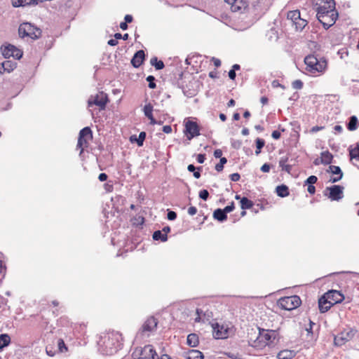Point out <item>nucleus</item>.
<instances>
[{
  "mask_svg": "<svg viewBox=\"0 0 359 359\" xmlns=\"http://www.w3.org/2000/svg\"><path fill=\"white\" fill-rule=\"evenodd\" d=\"M279 341L278 333L273 330L259 328V335L255 340L249 344L252 347L262 349L266 346H273Z\"/></svg>",
  "mask_w": 359,
  "mask_h": 359,
  "instance_id": "f257e3e1",
  "label": "nucleus"
},
{
  "mask_svg": "<svg viewBox=\"0 0 359 359\" xmlns=\"http://www.w3.org/2000/svg\"><path fill=\"white\" fill-rule=\"evenodd\" d=\"M306 65V70L311 72H322L327 67V62L325 59H318L314 55H309L304 58Z\"/></svg>",
  "mask_w": 359,
  "mask_h": 359,
  "instance_id": "f03ea898",
  "label": "nucleus"
},
{
  "mask_svg": "<svg viewBox=\"0 0 359 359\" xmlns=\"http://www.w3.org/2000/svg\"><path fill=\"white\" fill-rule=\"evenodd\" d=\"M18 34L21 38L29 36L32 39H39L41 35V30L29 22L22 23L18 28Z\"/></svg>",
  "mask_w": 359,
  "mask_h": 359,
  "instance_id": "7ed1b4c3",
  "label": "nucleus"
},
{
  "mask_svg": "<svg viewBox=\"0 0 359 359\" xmlns=\"http://www.w3.org/2000/svg\"><path fill=\"white\" fill-rule=\"evenodd\" d=\"M301 303V299L297 295L281 297L278 301L279 307L286 311H291L299 307Z\"/></svg>",
  "mask_w": 359,
  "mask_h": 359,
  "instance_id": "20e7f679",
  "label": "nucleus"
},
{
  "mask_svg": "<svg viewBox=\"0 0 359 359\" xmlns=\"http://www.w3.org/2000/svg\"><path fill=\"white\" fill-rule=\"evenodd\" d=\"M315 10L317 12L316 15L322 14H330L336 13L335 1L334 0H317Z\"/></svg>",
  "mask_w": 359,
  "mask_h": 359,
  "instance_id": "39448f33",
  "label": "nucleus"
},
{
  "mask_svg": "<svg viewBox=\"0 0 359 359\" xmlns=\"http://www.w3.org/2000/svg\"><path fill=\"white\" fill-rule=\"evenodd\" d=\"M133 357L138 359H151V357H156L158 359V356L151 345H146L143 348L136 349L133 353Z\"/></svg>",
  "mask_w": 359,
  "mask_h": 359,
  "instance_id": "423d86ee",
  "label": "nucleus"
},
{
  "mask_svg": "<svg viewBox=\"0 0 359 359\" xmlns=\"http://www.w3.org/2000/svg\"><path fill=\"white\" fill-rule=\"evenodd\" d=\"M92 137V130L89 127H85L80 130L77 143V147L81 149L80 154L83 151L85 147H88V141Z\"/></svg>",
  "mask_w": 359,
  "mask_h": 359,
  "instance_id": "0eeeda50",
  "label": "nucleus"
},
{
  "mask_svg": "<svg viewBox=\"0 0 359 359\" xmlns=\"http://www.w3.org/2000/svg\"><path fill=\"white\" fill-rule=\"evenodd\" d=\"M1 51L5 58L13 57L15 59L20 60L22 57V51L11 44L1 46Z\"/></svg>",
  "mask_w": 359,
  "mask_h": 359,
  "instance_id": "6e6552de",
  "label": "nucleus"
},
{
  "mask_svg": "<svg viewBox=\"0 0 359 359\" xmlns=\"http://www.w3.org/2000/svg\"><path fill=\"white\" fill-rule=\"evenodd\" d=\"M338 17V13H331L330 14H322L317 15V18L325 29H329L336 22Z\"/></svg>",
  "mask_w": 359,
  "mask_h": 359,
  "instance_id": "1a4fd4ad",
  "label": "nucleus"
},
{
  "mask_svg": "<svg viewBox=\"0 0 359 359\" xmlns=\"http://www.w3.org/2000/svg\"><path fill=\"white\" fill-rule=\"evenodd\" d=\"M108 102V97L107 94L103 92L97 94L95 97H91L88 101V106L90 107L92 105L98 106L101 109H104L106 107V104Z\"/></svg>",
  "mask_w": 359,
  "mask_h": 359,
  "instance_id": "9d476101",
  "label": "nucleus"
},
{
  "mask_svg": "<svg viewBox=\"0 0 359 359\" xmlns=\"http://www.w3.org/2000/svg\"><path fill=\"white\" fill-rule=\"evenodd\" d=\"M185 133L189 140L194 137L198 136L200 135V130L197 123L190 120L187 121L185 123Z\"/></svg>",
  "mask_w": 359,
  "mask_h": 359,
  "instance_id": "9b49d317",
  "label": "nucleus"
},
{
  "mask_svg": "<svg viewBox=\"0 0 359 359\" xmlns=\"http://www.w3.org/2000/svg\"><path fill=\"white\" fill-rule=\"evenodd\" d=\"M344 187L339 185H333L326 188L329 191L328 198L332 201H339L344 197Z\"/></svg>",
  "mask_w": 359,
  "mask_h": 359,
  "instance_id": "f8f14e48",
  "label": "nucleus"
},
{
  "mask_svg": "<svg viewBox=\"0 0 359 359\" xmlns=\"http://www.w3.org/2000/svg\"><path fill=\"white\" fill-rule=\"evenodd\" d=\"M325 297H327L332 302V304L334 305L341 303L344 299V295L337 290H330L325 294Z\"/></svg>",
  "mask_w": 359,
  "mask_h": 359,
  "instance_id": "ddd939ff",
  "label": "nucleus"
},
{
  "mask_svg": "<svg viewBox=\"0 0 359 359\" xmlns=\"http://www.w3.org/2000/svg\"><path fill=\"white\" fill-rule=\"evenodd\" d=\"M213 336L216 339H225L228 337V329L218 323L212 324Z\"/></svg>",
  "mask_w": 359,
  "mask_h": 359,
  "instance_id": "4468645a",
  "label": "nucleus"
},
{
  "mask_svg": "<svg viewBox=\"0 0 359 359\" xmlns=\"http://www.w3.org/2000/svg\"><path fill=\"white\" fill-rule=\"evenodd\" d=\"M145 58L143 50H137L131 60V64L135 68H138L144 62Z\"/></svg>",
  "mask_w": 359,
  "mask_h": 359,
  "instance_id": "2eb2a0df",
  "label": "nucleus"
},
{
  "mask_svg": "<svg viewBox=\"0 0 359 359\" xmlns=\"http://www.w3.org/2000/svg\"><path fill=\"white\" fill-rule=\"evenodd\" d=\"M17 67V63L11 60H6L0 63V74L5 72L10 73Z\"/></svg>",
  "mask_w": 359,
  "mask_h": 359,
  "instance_id": "dca6fc26",
  "label": "nucleus"
},
{
  "mask_svg": "<svg viewBox=\"0 0 359 359\" xmlns=\"http://www.w3.org/2000/svg\"><path fill=\"white\" fill-rule=\"evenodd\" d=\"M158 325V321L154 317L149 318L142 325V332H153Z\"/></svg>",
  "mask_w": 359,
  "mask_h": 359,
  "instance_id": "f3484780",
  "label": "nucleus"
},
{
  "mask_svg": "<svg viewBox=\"0 0 359 359\" xmlns=\"http://www.w3.org/2000/svg\"><path fill=\"white\" fill-rule=\"evenodd\" d=\"M332 302L330 301L327 297H325V294L322 296L318 300V307L321 313L327 312L331 306Z\"/></svg>",
  "mask_w": 359,
  "mask_h": 359,
  "instance_id": "a211bd4d",
  "label": "nucleus"
},
{
  "mask_svg": "<svg viewBox=\"0 0 359 359\" xmlns=\"http://www.w3.org/2000/svg\"><path fill=\"white\" fill-rule=\"evenodd\" d=\"M114 337L115 335L114 334H111V337L110 335H108L107 341H104L106 348H109V354H111L114 351L116 350V343H118V340L116 339H114Z\"/></svg>",
  "mask_w": 359,
  "mask_h": 359,
  "instance_id": "6ab92c4d",
  "label": "nucleus"
},
{
  "mask_svg": "<svg viewBox=\"0 0 359 359\" xmlns=\"http://www.w3.org/2000/svg\"><path fill=\"white\" fill-rule=\"evenodd\" d=\"M248 3L243 0H236L231 7L233 12H243L248 8Z\"/></svg>",
  "mask_w": 359,
  "mask_h": 359,
  "instance_id": "aec40b11",
  "label": "nucleus"
},
{
  "mask_svg": "<svg viewBox=\"0 0 359 359\" xmlns=\"http://www.w3.org/2000/svg\"><path fill=\"white\" fill-rule=\"evenodd\" d=\"M53 345H55L57 346V351L58 353H66L68 351V348L65 344V341L61 338H55L53 339Z\"/></svg>",
  "mask_w": 359,
  "mask_h": 359,
  "instance_id": "412c9836",
  "label": "nucleus"
},
{
  "mask_svg": "<svg viewBox=\"0 0 359 359\" xmlns=\"http://www.w3.org/2000/svg\"><path fill=\"white\" fill-rule=\"evenodd\" d=\"M153 106L149 103L146 104L144 107V113L145 116H147L150 120V123L151 125H155L157 123V121L154 118L153 114Z\"/></svg>",
  "mask_w": 359,
  "mask_h": 359,
  "instance_id": "4be33fe9",
  "label": "nucleus"
},
{
  "mask_svg": "<svg viewBox=\"0 0 359 359\" xmlns=\"http://www.w3.org/2000/svg\"><path fill=\"white\" fill-rule=\"evenodd\" d=\"M13 7H20L31 5H37V0H12Z\"/></svg>",
  "mask_w": 359,
  "mask_h": 359,
  "instance_id": "5701e85b",
  "label": "nucleus"
},
{
  "mask_svg": "<svg viewBox=\"0 0 359 359\" xmlns=\"http://www.w3.org/2000/svg\"><path fill=\"white\" fill-rule=\"evenodd\" d=\"M295 355L296 353L294 351L285 349L278 352L277 358L278 359H292L295 356Z\"/></svg>",
  "mask_w": 359,
  "mask_h": 359,
  "instance_id": "b1692460",
  "label": "nucleus"
},
{
  "mask_svg": "<svg viewBox=\"0 0 359 359\" xmlns=\"http://www.w3.org/2000/svg\"><path fill=\"white\" fill-rule=\"evenodd\" d=\"M187 359H203V354L198 350L191 349L187 353Z\"/></svg>",
  "mask_w": 359,
  "mask_h": 359,
  "instance_id": "393cba45",
  "label": "nucleus"
},
{
  "mask_svg": "<svg viewBox=\"0 0 359 359\" xmlns=\"http://www.w3.org/2000/svg\"><path fill=\"white\" fill-rule=\"evenodd\" d=\"M213 217L219 222H224L227 219V215L223 209L217 208L213 212Z\"/></svg>",
  "mask_w": 359,
  "mask_h": 359,
  "instance_id": "a878e982",
  "label": "nucleus"
},
{
  "mask_svg": "<svg viewBox=\"0 0 359 359\" xmlns=\"http://www.w3.org/2000/svg\"><path fill=\"white\" fill-rule=\"evenodd\" d=\"M187 344L191 347H196L198 345L199 339L196 334L191 333L187 336Z\"/></svg>",
  "mask_w": 359,
  "mask_h": 359,
  "instance_id": "bb28decb",
  "label": "nucleus"
},
{
  "mask_svg": "<svg viewBox=\"0 0 359 359\" xmlns=\"http://www.w3.org/2000/svg\"><path fill=\"white\" fill-rule=\"evenodd\" d=\"M346 335H348L347 333ZM344 336V333H341L339 335L335 336L334 338V343L336 346H340L344 345L347 341H348V338Z\"/></svg>",
  "mask_w": 359,
  "mask_h": 359,
  "instance_id": "cd10ccee",
  "label": "nucleus"
},
{
  "mask_svg": "<svg viewBox=\"0 0 359 359\" xmlns=\"http://www.w3.org/2000/svg\"><path fill=\"white\" fill-rule=\"evenodd\" d=\"M277 195L280 197H285L289 195L288 187L285 184L279 185L276 189Z\"/></svg>",
  "mask_w": 359,
  "mask_h": 359,
  "instance_id": "c85d7f7f",
  "label": "nucleus"
},
{
  "mask_svg": "<svg viewBox=\"0 0 359 359\" xmlns=\"http://www.w3.org/2000/svg\"><path fill=\"white\" fill-rule=\"evenodd\" d=\"M358 121L355 116H352L350 117L348 123H347V128L353 131L355 130L358 128Z\"/></svg>",
  "mask_w": 359,
  "mask_h": 359,
  "instance_id": "c756f323",
  "label": "nucleus"
},
{
  "mask_svg": "<svg viewBox=\"0 0 359 359\" xmlns=\"http://www.w3.org/2000/svg\"><path fill=\"white\" fill-rule=\"evenodd\" d=\"M11 343V337L8 334H0V350L8 346Z\"/></svg>",
  "mask_w": 359,
  "mask_h": 359,
  "instance_id": "7c9ffc66",
  "label": "nucleus"
},
{
  "mask_svg": "<svg viewBox=\"0 0 359 359\" xmlns=\"http://www.w3.org/2000/svg\"><path fill=\"white\" fill-rule=\"evenodd\" d=\"M152 238L154 241H161L162 242H165L168 240V236L160 230L155 231L153 233Z\"/></svg>",
  "mask_w": 359,
  "mask_h": 359,
  "instance_id": "2f4dec72",
  "label": "nucleus"
},
{
  "mask_svg": "<svg viewBox=\"0 0 359 359\" xmlns=\"http://www.w3.org/2000/svg\"><path fill=\"white\" fill-rule=\"evenodd\" d=\"M333 156L329 151H324L321 154V163L328 165L332 163Z\"/></svg>",
  "mask_w": 359,
  "mask_h": 359,
  "instance_id": "473e14b6",
  "label": "nucleus"
},
{
  "mask_svg": "<svg viewBox=\"0 0 359 359\" xmlns=\"http://www.w3.org/2000/svg\"><path fill=\"white\" fill-rule=\"evenodd\" d=\"M253 205V202L247 197H243L241 198V208L242 210L250 209Z\"/></svg>",
  "mask_w": 359,
  "mask_h": 359,
  "instance_id": "72a5a7b5",
  "label": "nucleus"
},
{
  "mask_svg": "<svg viewBox=\"0 0 359 359\" xmlns=\"http://www.w3.org/2000/svg\"><path fill=\"white\" fill-rule=\"evenodd\" d=\"M288 158L282 157L279 161V166L282 168L283 170L290 173L292 170V165L286 164Z\"/></svg>",
  "mask_w": 359,
  "mask_h": 359,
  "instance_id": "f704fd0d",
  "label": "nucleus"
},
{
  "mask_svg": "<svg viewBox=\"0 0 359 359\" xmlns=\"http://www.w3.org/2000/svg\"><path fill=\"white\" fill-rule=\"evenodd\" d=\"M150 63L152 66H154L157 70H161L165 67L163 62L161 60H158L156 57H152L150 60Z\"/></svg>",
  "mask_w": 359,
  "mask_h": 359,
  "instance_id": "c9c22d12",
  "label": "nucleus"
},
{
  "mask_svg": "<svg viewBox=\"0 0 359 359\" xmlns=\"http://www.w3.org/2000/svg\"><path fill=\"white\" fill-rule=\"evenodd\" d=\"M133 138L136 140L137 144L138 146H142L144 141L146 138V133L145 132H141L139 134L138 138H136L135 136H131L130 137V141H133Z\"/></svg>",
  "mask_w": 359,
  "mask_h": 359,
  "instance_id": "e433bc0d",
  "label": "nucleus"
},
{
  "mask_svg": "<svg viewBox=\"0 0 359 359\" xmlns=\"http://www.w3.org/2000/svg\"><path fill=\"white\" fill-rule=\"evenodd\" d=\"M300 17V12L298 10L291 11L287 13V18L290 19L294 23V21H297Z\"/></svg>",
  "mask_w": 359,
  "mask_h": 359,
  "instance_id": "4c0bfd02",
  "label": "nucleus"
},
{
  "mask_svg": "<svg viewBox=\"0 0 359 359\" xmlns=\"http://www.w3.org/2000/svg\"><path fill=\"white\" fill-rule=\"evenodd\" d=\"M256 150L255 154L257 156L261 153L262 149L264 147L265 141L261 138L256 139Z\"/></svg>",
  "mask_w": 359,
  "mask_h": 359,
  "instance_id": "58836bf2",
  "label": "nucleus"
},
{
  "mask_svg": "<svg viewBox=\"0 0 359 359\" xmlns=\"http://www.w3.org/2000/svg\"><path fill=\"white\" fill-rule=\"evenodd\" d=\"M327 172H330L334 175H337L338 176H343V172L339 166L337 165H330Z\"/></svg>",
  "mask_w": 359,
  "mask_h": 359,
  "instance_id": "ea45409f",
  "label": "nucleus"
},
{
  "mask_svg": "<svg viewBox=\"0 0 359 359\" xmlns=\"http://www.w3.org/2000/svg\"><path fill=\"white\" fill-rule=\"evenodd\" d=\"M349 153L351 158H355L359 161V143L356 144L354 149H350Z\"/></svg>",
  "mask_w": 359,
  "mask_h": 359,
  "instance_id": "a19ab883",
  "label": "nucleus"
},
{
  "mask_svg": "<svg viewBox=\"0 0 359 359\" xmlns=\"http://www.w3.org/2000/svg\"><path fill=\"white\" fill-rule=\"evenodd\" d=\"M294 24L295 25L296 29L301 31L306 27L307 22L299 18L297 21H294Z\"/></svg>",
  "mask_w": 359,
  "mask_h": 359,
  "instance_id": "79ce46f5",
  "label": "nucleus"
},
{
  "mask_svg": "<svg viewBox=\"0 0 359 359\" xmlns=\"http://www.w3.org/2000/svg\"><path fill=\"white\" fill-rule=\"evenodd\" d=\"M227 162V159L225 158V157H223V158H220V160H219V163H217L216 165H215V170L217 171V172H221L222 171L223 168H224V165L225 163H226Z\"/></svg>",
  "mask_w": 359,
  "mask_h": 359,
  "instance_id": "37998d69",
  "label": "nucleus"
},
{
  "mask_svg": "<svg viewBox=\"0 0 359 359\" xmlns=\"http://www.w3.org/2000/svg\"><path fill=\"white\" fill-rule=\"evenodd\" d=\"M146 80L149 82V88L151 89H154L156 87V84L155 83V77L152 75H149L147 77Z\"/></svg>",
  "mask_w": 359,
  "mask_h": 359,
  "instance_id": "c03bdc74",
  "label": "nucleus"
},
{
  "mask_svg": "<svg viewBox=\"0 0 359 359\" xmlns=\"http://www.w3.org/2000/svg\"><path fill=\"white\" fill-rule=\"evenodd\" d=\"M46 351L49 356H54L57 353V349H55L52 345L46 346Z\"/></svg>",
  "mask_w": 359,
  "mask_h": 359,
  "instance_id": "a18cd8bd",
  "label": "nucleus"
},
{
  "mask_svg": "<svg viewBox=\"0 0 359 359\" xmlns=\"http://www.w3.org/2000/svg\"><path fill=\"white\" fill-rule=\"evenodd\" d=\"M209 197V192L206 189H202L199 192V198L203 201H207Z\"/></svg>",
  "mask_w": 359,
  "mask_h": 359,
  "instance_id": "49530a36",
  "label": "nucleus"
},
{
  "mask_svg": "<svg viewBox=\"0 0 359 359\" xmlns=\"http://www.w3.org/2000/svg\"><path fill=\"white\" fill-rule=\"evenodd\" d=\"M318 180V178L315 175H311L309 176L306 180L305 181L306 184H315Z\"/></svg>",
  "mask_w": 359,
  "mask_h": 359,
  "instance_id": "de8ad7c7",
  "label": "nucleus"
},
{
  "mask_svg": "<svg viewBox=\"0 0 359 359\" xmlns=\"http://www.w3.org/2000/svg\"><path fill=\"white\" fill-rule=\"evenodd\" d=\"M292 87L294 89H301L303 87V83L301 80H295L292 82Z\"/></svg>",
  "mask_w": 359,
  "mask_h": 359,
  "instance_id": "09e8293b",
  "label": "nucleus"
},
{
  "mask_svg": "<svg viewBox=\"0 0 359 359\" xmlns=\"http://www.w3.org/2000/svg\"><path fill=\"white\" fill-rule=\"evenodd\" d=\"M235 208L234 203L231 202V203L229 205L226 206L223 210L227 215V213L231 212L233 211Z\"/></svg>",
  "mask_w": 359,
  "mask_h": 359,
  "instance_id": "8fccbe9b",
  "label": "nucleus"
},
{
  "mask_svg": "<svg viewBox=\"0 0 359 359\" xmlns=\"http://www.w3.org/2000/svg\"><path fill=\"white\" fill-rule=\"evenodd\" d=\"M177 217V213L174 211H172V210H169L168 214H167V218L169 219V220H174Z\"/></svg>",
  "mask_w": 359,
  "mask_h": 359,
  "instance_id": "3c124183",
  "label": "nucleus"
},
{
  "mask_svg": "<svg viewBox=\"0 0 359 359\" xmlns=\"http://www.w3.org/2000/svg\"><path fill=\"white\" fill-rule=\"evenodd\" d=\"M241 178V176L238 173L236 172V173H233L230 175V179L231 181L233 182H237L240 180Z\"/></svg>",
  "mask_w": 359,
  "mask_h": 359,
  "instance_id": "603ef678",
  "label": "nucleus"
},
{
  "mask_svg": "<svg viewBox=\"0 0 359 359\" xmlns=\"http://www.w3.org/2000/svg\"><path fill=\"white\" fill-rule=\"evenodd\" d=\"M205 160V154H199L197 156V161L199 163H203Z\"/></svg>",
  "mask_w": 359,
  "mask_h": 359,
  "instance_id": "864d4df0",
  "label": "nucleus"
},
{
  "mask_svg": "<svg viewBox=\"0 0 359 359\" xmlns=\"http://www.w3.org/2000/svg\"><path fill=\"white\" fill-rule=\"evenodd\" d=\"M222 151L221 149H217L215 150V151H214V156L216 158H222Z\"/></svg>",
  "mask_w": 359,
  "mask_h": 359,
  "instance_id": "5fc2aeb1",
  "label": "nucleus"
},
{
  "mask_svg": "<svg viewBox=\"0 0 359 359\" xmlns=\"http://www.w3.org/2000/svg\"><path fill=\"white\" fill-rule=\"evenodd\" d=\"M261 170L264 172H268L270 170V165L268 163H264L261 167Z\"/></svg>",
  "mask_w": 359,
  "mask_h": 359,
  "instance_id": "6e6d98bb",
  "label": "nucleus"
},
{
  "mask_svg": "<svg viewBox=\"0 0 359 359\" xmlns=\"http://www.w3.org/2000/svg\"><path fill=\"white\" fill-rule=\"evenodd\" d=\"M163 132L167 134H169L172 132V128L169 125L164 126L163 127Z\"/></svg>",
  "mask_w": 359,
  "mask_h": 359,
  "instance_id": "4d7b16f0",
  "label": "nucleus"
},
{
  "mask_svg": "<svg viewBox=\"0 0 359 359\" xmlns=\"http://www.w3.org/2000/svg\"><path fill=\"white\" fill-rule=\"evenodd\" d=\"M226 355L232 359H240L238 353H226Z\"/></svg>",
  "mask_w": 359,
  "mask_h": 359,
  "instance_id": "13d9d810",
  "label": "nucleus"
},
{
  "mask_svg": "<svg viewBox=\"0 0 359 359\" xmlns=\"http://www.w3.org/2000/svg\"><path fill=\"white\" fill-rule=\"evenodd\" d=\"M183 93L187 97H192L195 95L194 91L187 90L184 88H183Z\"/></svg>",
  "mask_w": 359,
  "mask_h": 359,
  "instance_id": "bf43d9fd",
  "label": "nucleus"
},
{
  "mask_svg": "<svg viewBox=\"0 0 359 359\" xmlns=\"http://www.w3.org/2000/svg\"><path fill=\"white\" fill-rule=\"evenodd\" d=\"M271 137L275 140H278L280 137V133L278 130H273L272 132Z\"/></svg>",
  "mask_w": 359,
  "mask_h": 359,
  "instance_id": "052dcab7",
  "label": "nucleus"
},
{
  "mask_svg": "<svg viewBox=\"0 0 359 359\" xmlns=\"http://www.w3.org/2000/svg\"><path fill=\"white\" fill-rule=\"evenodd\" d=\"M107 175L106 173L102 172L99 175L98 179L100 182H104L107 180Z\"/></svg>",
  "mask_w": 359,
  "mask_h": 359,
  "instance_id": "680f3d73",
  "label": "nucleus"
},
{
  "mask_svg": "<svg viewBox=\"0 0 359 359\" xmlns=\"http://www.w3.org/2000/svg\"><path fill=\"white\" fill-rule=\"evenodd\" d=\"M197 212V209L196 207H194V206H191V207H189V209H188V213L190 215H196V213Z\"/></svg>",
  "mask_w": 359,
  "mask_h": 359,
  "instance_id": "e2e57ef3",
  "label": "nucleus"
},
{
  "mask_svg": "<svg viewBox=\"0 0 359 359\" xmlns=\"http://www.w3.org/2000/svg\"><path fill=\"white\" fill-rule=\"evenodd\" d=\"M323 128H324L323 126H316L312 127L310 131H311V133H316L318 131H320V130H323Z\"/></svg>",
  "mask_w": 359,
  "mask_h": 359,
  "instance_id": "0e129e2a",
  "label": "nucleus"
},
{
  "mask_svg": "<svg viewBox=\"0 0 359 359\" xmlns=\"http://www.w3.org/2000/svg\"><path fill=\"white\" fill-rule=\"evenodd\" d=\"M308 188H307V191L309 194H315V191H316V188L312 184H308Z\"/></svg>",
  "mask_w": 359,
  "mask_h": 359,
  "instance_id": "69168bd1",
  "label": "nucleus"
},
{
  "mask_svg": "<svg viewBox=\"0 0 359 359\" xmlns=\"http://www.w3.org/2000/svg\"><path fill=\"white\" fill-rule=\"evenodd\" d=\"M343 176H337V177H331L330 179V182H332V183H335V182H339V180H341L342 179Z\"/></svg>",
  "mask_w": 359,
  "mask_h": 359,
  "instance_id": "338daca9",
  "label": "nucleus"
},
{
  "mask_svg": "<svg viewBox=\"0 0 359 359\" xmlns=\"http://www.w3.org/2000/svg\"><path fill=\"white\" fill-rule=\"evenodd\" d=\"M236 76V72H234L233 70L231 69L229 72V79H231V80H234Z\"/></svg>",
  "mask_w": 359,
  "mask_h": 359,
  "instance_id": "774afa93",
  "label": "nucleus"
}]
</instances>
